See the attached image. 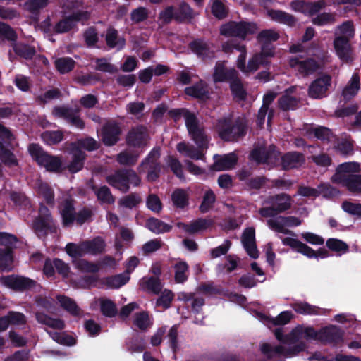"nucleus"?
<instances>
[{
  "instance_id": "nucleus-1",
  "label": "nucleus",
  "mask_w": 361,
  "mask_h": 361,
  "mask_svg": "<svg viewBox=\"0 0 361 361\" xmlns=\"http://www.w3.org/2000/svg\"><path fill=\"white\" fill-rule=\"evenodd\" d=\"M233 49L240 53L236 60V66L245 75H250L256 72L260 65L267 63V57L274 55V52L271 49L267 51L265 48H263L261 53L255 54L246 63L247 50L245 44L235 42H227L222 45L223 51L227 54L231 53Z\"/></svg>"
},
{
  "instance_id": "nucleus-2",
  "label": "nucleus",
  "mask_w": 361,
  "mask_h": 361,
  "mask_svg": "<svg viewBox=\"0 0 361 361\" xmlns=\"http://www.w3.org/2000/svg\"><path fill=\"white\" fill-rule=\"evenodd\" d=\"M179 116L183 117L189 134L198 146V149L188 147L185 143L180 142L177 145V150L184 156L192 159H202L204 154L200 149L207 147V138L203 130L198 126L195 116L185 109L179 110Z\"/></svg>"
},
{
  "instance_id": "nucleus-3",
  "label": "nucleus",
  "mask_w": 361,
  "mask_h": 361,
  "mask_svg": "<svg viewBox=\"0 0 361 361\" xmlns=\"http://www.w3.org/2000/svg\"><path fill=\"white\" fill-rule=\"evenodd\" d=\"M338 34L334 40V48L337 56L344 62L353 61V56L350 46L348 43L349 39L354 35V30L350 22H345L338 27Z\"/></svg>"
},
{
  "instance_id": "nucleus-4",
  "label": "nucleus",
  "mask_w": 361,
  "mask_h": 361,
  "mask_svg": "<svg viewBox=\"0 0 361 361\" xmlns=\"http://www.w3.org/2000/svg\"><path fill=\"white\" fill-rule=\"evenodd\" d=\"M257 30V25L252 23L246 22H230L220 28L222 35L227 37H237L240 39H245L247 35L255 33Z\"/></svg>"
},
{
  "instance_id": "nucleus-5",
  "label": "nucleus",
  "mask_w": 361,
  "mask_h": 361,
  "mask_svg": "<svg viewBox=\"0 0 361 361\" xmlns=\"http://www.w3.org/2000/svg\"><path fill=\"white\" fill-rule=\"evenodd\" d=\"M106 181L111 186L125 192L129 189V184L137 186L140 184V179L133 171H125L109 176Z\"/></svg>"
},
{
  "instance_id": "nucleus-6",
  "label": "nucleus",
  "mask_w": 361,
  "mask_h": 361,
  "mask_svg": "<svg viewBox=\"0 0 361 361\" xmlns=\"http://www.w3.org/2000/svg\"><path fill=\"white\" fill-rule=\"evenodd\" d=\"M28 149L32 157L47 171H57L60 169L61 166L60 159L48 155L39 145L32 144L29 146Z\"/></svg>"
},
{
  "instance_id": "nucleus-7",
  "label": "nucleus",
  "mask_w": 361,
  "mask_h": 361,
  "mask_svg": "<svg viewBox=\"0 0 361 361\" xmlns=\"http://www.w3.org/2000/svg\"><path fill=\"white\" fill-rule=\"evenodd\" d=\"M219 136L224 140H234L244 134L245 128L242 124L232 126L228 119L219 120L216 125Z\"/></svg>"
},
{
  "instance_id": "nucleus-8",
  "label": "nucleus",
  "mask_w": 361,
  "mask_h": 361,
  "mask_svg": "<svg viewBox=\"0 0 361 361\" xmlns=\"http://www.w3.org/2000/svg\"><path fill=\"white\" fill-rule=\"evenodd\" d=\"M322 61H315L312 59L303 60L301 58L294 57L289 60L290 66L299 74L307 76L317 71L322 66Z\"/></svg>"
},
{
  "instance_id": "nucleus-9",
  "label": "nucleus",
  "mask_w": 361,
  "mask_h": 361,
  "mask_svg": "<svg viewBox=\"0 0 361 361\" xmlns=\"http://www.w3.org/2000/svg\"><path fill=\"white\" fill-rule=\"evenodd\" d=\"M359 170L360 166L357 163L349 162L341 164L337 168L336 173L332 176V181L343 185L350 177L355 176L353 173L359 171Z\"/></svg>"
},
{
  "instance_id": "nucleus-10",
  "label": "nucleus",
  "mask_w": 361,
  "mask_h": 361,
  "mask_svg": "<svg viewBox=\"0 0 361 361\" xmlns=\"http://www.w3.org/2000/svg\"><path fill=\"white\" fill-rule=\"evenodd\" d=\"M325 0H319L315 2H306L302 0L293 1L290 4L291 8L298 12L305 14L312 15L326 6Z\"/></svg>"
},
{
  "instance_id": "nucleus-11",
  "label": "nucleus",
  "mask_w": 361,
  "mask_h": 361,
  "mask_svg": "<svg viewBox=\"0 0 361 361\" xmlns=\"http://www.w3.org/2000/svg\"><path fill=\"white\" fill-rule=\"evenodd\" d=\"M0 282L16 290H23L32 287L35 281L23 276H8L0 278Z\"/></svg>"
},
{
  "instance_id": "nucleus-12",
  "label": "nucleus",
  "mask_w": 361,
  "mask_h": 361,
  "mask_svg": "<svg viewBox=\"0 0 361 361\" xmlns=\"http://www.w3.org/2000/svg\"><path fill=\"white\" fill-rule=\"evenodd\" d=\"M331 78L324 75L314 80L308 88V95L313 99H320L325 96L330 86Z\"/></svg>"
},
{
  "instance_id": "nucleus-13",
  "label": "nucleus",
  "mask_w": 361,
  "mask_h": 361,
  "mask_svg": "<svg viewBox=\"0 0 361 361\" xmlns=\"http://www.w3.org/2000/svg\"><path fill=\"white\" fill-rule=\"evenodd\" d=\"M54 226L50 214L47 208L42 207L39 211V216L34 223V230L39 237L45 235L47 231L51 230Z\"/></svg>"
},
{
  "instance_id": "nucleus-14",
  "label": "nucleus",
  "mask_w": 361,
  "mask_h": 361,
  "mask_svg": "<svg viewBox=\"0 0 361 361\" xmlns=\"http://www.w3.org/2000/svg\"><path fill=\"white\" fill-rule=\"evenodd\" d=\"M298 195L306 197H316L322 195L325 197L334 196L338 194V191L327 184H322L318 189L309 187H300L298 192Z\"/></svg>"
},
{
  "instance_id": "nucleus-15",
  "label": "nucleus",
  "mask_w": 361,
  "mask_h": 361,
  "mask_svg": "<svg viewBox=\"0 0 361 361\" xmlns=\"http://www.w3.org/2000/svg\"><path fill=\"white\" fill-rule=\"evenodd\" d=\"M238 76V71L232 68L226 69L224 61H218L215 66L213 79L215 82L232 80Z\"/></svg>"
},
{
  "instance_id": "nucleus-16",
  "label": "nucleus",
  "mask_w": 361,
  "mask_h": 361,
  "mask_svg": "<svg viewBox=\"0 0 361 361\" xmlns=\"http://www.w3.org/2000/svg\"><path fill=\"white\" fill-rule=\"evenodd\" d=\"M242 243L250 257L257 259L259 257V252L255 244V230L252 228H247L244 231Z\"/></svg>"
},
{
  "instance_id": "nucleus-17",
  "label": "nucleus",
  "mask_w": 361,
  "mask_h": 361,
  "mask_svg": "<svg viewBox=\"0 0 361 361\" xmlns=\"http://www.w3.org/2000/svg\"><path fill=\"white\" fill-rule=\"evenodd\" d=\"M282 167L291 169L301 166L305 163V157L299 152H289L281 157Z\"/></svg>"
},
{
  "instance_id": "nucleus-18",
  "label": "nucleus",
  "mask_w": 361,
  "mask_h": 361,
  "mask_svg": "<svg viewBox=\"0 0 361 361\" xmlns=\"http://www.w3.org/2000/svg\"><path fill=\"white\" fill-rule=\"evenodd\" d=\"M147 135L142 126L133 129L128 134L127 141L129 145L141 147L147 143Z\"/></svg>"
},
{
  "instance_id": "nucleus-19",
  "label": "nucleus",
  "mask_w": 361,
  "mask_h": 361,
  "mask_svg": "<svg viewBox=\"0 0 361 361\" xmlns=\"http://www.w3.org/2000/svg\"><path fill=\"white\" fill-rule=\"evenodd\" d=\"M120 130L116 123L105 126L102 133V138L106 145H113L118 140Z\"/></svg>"
},
{
  "instance_id": "nucleus-20",
  "label": "nucleus",
  "mask_w": 361,
  "mask_h": 361,
  "mask_svg": "<svg viewBox=\"0 0 361 361\" xmlns=\"http://www.w3.org/2000/svg\"><path fill=\"white\" fill-rule=\"evenodd\" d=\"M237 162V157L235 154L231 153L216 159L212 166L215 171H224L232 169Z\"/></svg>"
},
{
  "instance_id": "nucleus-21",
  "label": "nucleus",
  "mask_w": 361,
  "mask_h": 361,
  "mask_svg": "<svg viewBox=\"0 0 361 361\" xmlns=\"http://www.w3.org/2000/svg\"><path fill=\"white\" fill-rule=\"evenodd\" d=\"M57 301L60 306L73 316H80L82 314L80 309L71 298L64 295H58Z\"/></svg>"
},
{
  "instance_id": "nucleus-22",
  "label": "nucleus",
  "mask_w": 361,
  "mask_h": 361,
  "mask_svg": "<svg viewBox=\"0 0 361 361\" xmlns=\"http://www.w3.org/2000/svg\"><path fill=\"white\" fill-rule=\"evenodd\" d=\"M57 301L60 306L73 316H80L82 314L80 309L71 298L64 295H58Z\"/></svg>"
},
{
  "instance_id": "nucleus-23",
  "label": "nucleus",
  "mask_w": 361,
  "mask_h": 361,
  "mask_svg": "<svg viewBox=\"0 0 361 361\" xmlns=\"http://www.w3.org/2000/svg\"><path fill=\"white\" fill-rule=\"evenodd\" d=\"M360 89V78L357 73H354L349 82L343 90V96L345 99H350L357 94Z\"/></svg>"
},
{
  "instance_id": "nucleus-24",
  "label": "nucleus",
  "mask_w": 361,
  "mask_h": 361,
  "mask_svg": "<svg viewBox=\"0 0 361 361\" xmlns=\"http://www.w3.org/2000/svg\"><path fill=\"white\" fill-rule=\"evenodd\" d=\"M189 191L183 189H176L171 194V200L174 206L184 208L188 204Z\"/></svg>"
},
{
  "instance_id": "nucleus-25",
  "label": "nucleus",
  "mask_w": 361,
  "mask_h": 361,
  "mask_svg": "<svg viewBox=\"0 0 361 361\" xmlns=\"http://www.w3.org/2000/svg\"><path fill=\"white\" fill-rule=\"evenodd\" d=\"M272 204L274 206L276 211L279 212H284L290 208L292 200L290 196L286 194H281L272 198Z\"/></svg>"
},
{
  "instance_id": "nucleus-26",
  "label": "nucleus",
  "mask_w": 361,
  "mask_h": 361,
  "mask_svg": "<svg viewBox=\"0 0 361 361\" xmlns=\"http://www.w3.org/2000/svg\"><path fill=\"white\" fill-rule=\"evenodd\" d=\"M185 93L188 95L204 99L208 97L209 91L207 85L202 81H200L193 86L187 87Z\"/></svg>"
},
{
  "instance_id": "nucleus-27",
  "label": "nucleus",
  "mask_w": 361,
  "mask_h": 361,
  "mask_svg": "<svg viewBox=\"0 0 361 361\" xmlns=\"http://www.w3.org/2000/svg\"><path fill=\"white\" fill-rule=\"evenodd\" d=\"M250 157L257 163H262L264 161L272 162L273 159L278 157V153L276 152H273L269 155H265V149L264 147H259L252 151L250 154Z\"/></svg>"
},
{
  "instance_id": "nucleus-28",
  "label": "nucleus",
  "mask_w": 361,
  "mask_h": 361,
  "mask_svg": "<svg viewBox=\"0 0 361 361\" xmlns=\"http://www.w3.org/2000/svg\"><path fill=\"white\" fill-rule=\"evenodd\" d=\"M267 14L274 20L285 23L288 25H292L295 23V19L291 15L281 11L270 10L267 11Z\"/></svg>"
},
{
  "instance_id": "nucleus-29",
  "label": "nucleus",
  "mask_w": 361,
  "mask_h": 361,
  "mask_svg": "<svg viewBox=\"0 0 361 361\" xmlns=\"http://www.w3.org/2000/svg\"><path fill=\"white\" fill-rule=\"evenodd\" d=\"M295 90V87L286 90V94L283 95L279 101L280 107L283 110L293 109L298 105V100L288 94L289 92H293Z\"/></svg>"
},
{
  "instance_id": "nucleus-30",
  "label": "nucleus",
  "mask_w": 361,
  "mask_h": 361,
  "mask_svg": "<svg viewBox=\"0 0 361 361\" xmlns=\"http://www.w3.org/2000/svg\"><path fill=\"white\" fill-rule=\"evenodd\" d=\"M130 279L128 273H123L106 279V284L111 288H118L125 285Z\"/></svg>"
},
{
  "instance_id": "nucleus-31",
  "label": "nucleus",
  "mask_w": 361,
  "mask_h": 361,
  "mask_svg": "<svg viewBox=\"0 0 361 361\" xmlns=\"http://www.w3.org/2000/svg\"><path fill=\"white\" fill-rule=\"evenodd\" d=\"M84 243L85 245H87V247H85L86 254L96 255L102 252L104 250V242L100 238H97L92 240Z\"/></svg>"
},
{
  "instance_id": "nucleus-32",
  "label": "nucleus",
  "mask_w": 361,
  "mask_h": 361,
  "mask_svg": "<svg viewBox=\"0 0 361 361\" xmlns=\"http://www.w3.org/2000/svg\"><path fill=\"white\" fill-rule=\"evenodd\" d=\"M327 247L341 255L348 251V245L343 241L336 238H329L326 241Z\"/></svg>"
},
{
  "instance_id": "nucleus-33",
  "label": "nucleus",
  "mask_w": 361,
  "mask_h": 361,
  "mask_svg": "<svg viewBox=\"0 0 361 361\" xmlns=\"http://www.w3.org/2000/svg\"><path fill=\"white\" fill-rule=\"evenodd\" d=\"M106 42L107 45L114 48L116 47L118 49H120L123 47L125 44V40L123 38H117V32L114 29H109L107 30L106 36Z\"/></svg>"
},
{
  "instance_id": "nucleus-34",
  "label": "nucleus",
  "mask_w": 361,
  "mask_h": 361,
  "mask_svg": "<svg viewBox=\"0 0 361 361\" xmlns=\"http://www.w3.org/2000/svg\"><path fill=\"white\" fill-rule=\"evenodd\" d=\"M267 224L270 228L282 233H288V231L286 226L285 216H279L269 219Z\"/></svg>"
},
{
  "instance_id": "nucleus-35",
  "label": "nucleus",
  "mask_w": 361,
  "mask_h": 361,
  "mask_svg": "<svg viewBox=\"0 0 361 361\" xmlns=\"http://www.w3.org/2000/svg\"><path fill=\"white\" fill-rule=\"evenodd\" d=\"M55 66L60 73L65 74L73 70L75 61L68 57L59 58L55 61Z\"/></svg>"
},
{
  "instance_id": "nucleus-36",
  "label": "nucleus",
  "mask_w": 361,
  "mask_h": 361,
  "mask_svg": "<svg viewBox=\"0 0 361 361\" xmlns=\"http://www.w3.org/2000/svg\"><path fill=\"white\" fill-rule=\"evenodd\" d=\"M294 310L300 314H319L321 310L315 306H312L306 302H295L293 305Z\"/></svg>"
},
{
  "instance_id": "nucleus-37",
  "label": "nucleus",
  "mask_w": 361,
  "mask_h": 361,
  "mask_svg": "<svg viewBox=\"0 0 361 361\" xmlns=\"http://www.w3.org/2000/svg\"><path fill=\"white\" fill-rule=\"evenodd\" d=\"M211 225V221L207 219H200L190 224L184 226L185 231L190 233H195L206 229Z\"/></svg>"
},
{
  "instance_id": "nucleus-38",
  "label": "nucleus",
  "mask_w": 361,
  "mask_h": 361,
  "mask_svg": "<svg viewBox=\"0 0 361 361\" xmlns=\"http://www.w3.org/2000/svg\"><path fill=\"white\" fill-rule=\"evenodd\" d=\"M36 317L39 322L45 324L56 329H62L65 326L63 321L59 319L50 318L43 314L37 313Z\"/></svg>"
},
{
  "instance_id": "nucleus-39",
  "label": "nucleus",
  "mask_w": 361,
  "mask_h": 361,
  "mask_svg": "<svg viewBox=\"0 0 361 361\" xmlns=\"http://www.w3.org/2000/svg\"><path fill=\"white\" fill-rule=\"evenodd\" d=\"M147 226L151 231L155 233L167 232L171 229V226L169 225L154 218L149 219L147 221Z\"/></svg>"
},
{
  "instance_id": "nucleus-40",
  "label": "nucleus",
  "mask_w": 361,
  "mask_h": 361,
  "mask_svg": "<svg viewBox=\"0 0 361 361\" xmlns=\"http://www.w3.org/2000/svg\"><path fill=\"white\" fill-rule=\"evenodd\" d=\"M61 213L64 226L71 225L75 217L73 214V207L71 201H66L61 208Z\"/></svg>"
},
{
  "instance_id": "nucleus-41",
  "label": "nucleus",
  "mask_w": 361,
  "mask_h": 361,
  "mask_svg": "<svg viewBox=\"0 0 361 361\" xmlns=\"http://www.w3.org/2000/svg\"><path fill=\"white\" fill-rule=\"evenodd\" d=\"M291 313L286 311L281 312L277 317L271 319L268 317L264 318V323L269 326L274 325H283L287 324L291 319Z\"/></svg>"
},
{
  "instance_id": "nucleus-42",
  "label": "nucleus",
  "mask_w": 361,
  "mask_h": 361,
  "mask_svg": "<svg viewBox=\"0 0 361 361\" xmlns=\"http://www.w3.org/2000/svg\"><path fill=\"white\" fill-rule=\"evenodd\" d=\"M141 286L142 289L152 291L154 293H158L162 287L160 280L155 278L143 279L141 281Z\"/></svg>"
},
{
  "instance_id": "nucleus-43",
  "label": "nucleus",
  "mask_w": 361,
  "mask_h": 361,
  "mask_svg": "<svg viewBox=\"0 0 361 361\" xmlns=\"http://www.w3.org/2000/svg\"><path fill=\"white\" fill-rule=\"evenodd\" d=\"M348 190L353 194H361V175H355L350 177L343 185Z\"/></svg>"
},
{
  "instance_id": "nucleus-44",
  "label": "nucleus",
  "mask_w": 361,
  "mask_h": 361,
  "mask_svg": "<svg viewBox=\"0 0 361 361\" xmlns=\"http://www.w3.org/2000/svg\"><path fill=\"white\" fill-rule=\"evenodd\" d=\"M85 247H87V245H85L84 242L80 245L69 243L66 245V250L71 257L77 258L86 254Z\"/></svg>"
},
{
  "instance_id": "nucleus-45",
  "label": "nucleus",
  "mask_w": 361,
  "mask_h": 361,
  "mask_svg": "<svg viewBox=\"0 0 361 361\" xmlns=\"http://www.w3.org/2000/svg\"><path fill=\"white\" fill-rule=\"evenodd\" d=\"M342 209L353 216L361 217V204L355 203L348 200L343 201L341 204Z\"/></svg>"
},
{
  "instance_id": "nucleus-46",
  "label": "nucleus",
  "mask_w": 361,
  "mask_h": 361,
  "mask_svg": "<svg viewBox=\"0 0 361 361\" xmlns=\"http://www.w3.org/2000/svg\"><path fill=\"white\" fill-rule=\"evenodd\" d=\"M188 266L185 262H179L175 265V279L177 283L184 282L187 278Z\"/></svg>"
},
{
  "instance_id": "nucleus-47",
  "label": "nucleus",
  "mask_w": 361,
  "mask_h": 361,
  "mask_svg": "<svg viewBox=\"0 0 361 361\" xmlns=\"http://www.w3.org/2000/svg\"><path fill=\"white\" fill-rule=\"evenodd\" d=\"M134 324L140 329H146L151 326L152 322L148 313L146 312H142L136 314L134 319Z\"/></svg>"
},
{
  "instance_id": "nucleus-48",
  "label": "nucleus",
  "mask_w": 361,
  "mask_h": 361,
  "mask_svg": "<svg viewBox=\"0 0 361 361\" xmlns=\"http://www.w3.org/2000/svg\"><path fill=\"white\" fill-rule=\"evenodd\" d=\"M215 195L211 190H206L202 202L200 206V209L202 212H208L214 205L215 202Z\"/></svg>"
},
{
  "instance_id": "nucleus-49",
  "label": "nucleus",
  "mask_w": 361,
  "mask_h": 361,
  "mask_svg": "<svg viewBox=\"0 0 361 361\" xmlns=\"http://www.w3.org/2000/svg\"><path fill=\"white\" fill-rule=\"evenodd\" d=\"M101 311L105 316L113 317L117 312L116 305L110 300L101 299L99 300Z\"/></svg>"
},
{
  "instance_id": "nucleus-50",
  "label": "nucleus",
  "mask_w": 361,
  "mask_h": 361,
  "mask_svg": "<svg viewBox=\"0 0 361 361\" xmlns=\"http://www.w3.org/2000/svg\"><path fill=\"white\" fill-rule=\"evenodd\" d=\"M13 257L10 250L0 251V269L8 271L12 269Z\"/></svg>"
},
{
  "instance_id": "nucleus-51",
  "label": "nucleus",
  "mask_w": 361,
  "mask_h": 361,
  "mask_svg": "<svg viewBox=\"0 0 361 361\" xmlns=\"http://www.w3.org/2000/svg\"><path fill=\"white\" fill-rule=\"evenodd\" d=\"M50 336L55 341L62 345L71 346L76 343L74 337L66 334L53 332L50 333Z\"/></svg>"
},
{
  "instance_id": "nucleus-52",
  "label": "nucleus",
  "mask_w": 361,
  "mask_h": 361,
  "mask_svg": "<svg viewBox=\"0 0 361 361\" xmlns=\"http://www.w3.org/2000/svg\"><path fill=\"white\" fill-rule=\"evenodd\" d=\"M84 159L85 154L82 152L80 150L76 152L73 155L71 163L68 166L69 170L73 173H75L80 171L83 166Z\"/></svg>"
},
{
  "instance_id": "nucleus-53",
  "label": "nucleus",
  "mask_w": 361,
  "mask_h": 361,
  "mask_svg": "<svg viewBox=\"0 0 361 361\" xmlns=\"http://www.w3.org/2000/svg\"><path fill=\"white\" fill-rule=\"evenodd\" d=\"M212 13L216 18L221 19L226 17L227 8L220 0H213L212 4Z\"/></svg>"
},
{
  "instance_id": "nucleus-54",
  "label": "nucleus",
  "mask_w": 361,
  "mask_h": 361,
  "mask_svg": "<svg viewBox=\"0 0 361 361\" xmlns=\"http://www.w3.org/2000/svg\"><path fill=\"white\" fill-rule=\"evenodd\" d=\"M0 158L6 165L15 166L17 164V160L13 154L7 149L2 143L0 142Z\"/></svg>"
},
{
  "instance_id": "nucleus-55",
  "label": "nucleus",
  "mask_w": 361,
  "mask_h": 361,
  "mask_svg": "<svg viewBox=\"0 0 361 361\" xmlns=\"http://www.w3.org/2000/svg\"><path fill=\"white\" fill-rule=\"evenodd\" d=\"M231 89L234 96L240 99L245 98V92L241 81L238 79V76L233 78L231 82Z\"/></svg>"
},
{
  "instance_id": "nucleus-56",
  "label": "nucleus",
  "mask_w": 361,
  "mask_h": 361,
  "mask_svg": "<svg viewBox=\"0 0 361 361\" xmlns=\"http://www.w3.org/2000/svg\"><path fill=\"white\" fill-rule=\"evenodd\" d=\"M279 34L272 30L262 31L257 37L258 41L262 44H266L277 40Z\"/></svg>"
},
{
  "instance_id": "nucleus-57",
  "label": "nucleus",
  "mask_w": 361,
  "mask_h": 361,
  "mask_svg": "<svg viewBox=\"0 0 361 361\" xmlns=\"http://www.w3.org/2000/svg\"><path fill=\"white\" fill-rule=\"evenodd\" d=\"M42 138L48 145H54L62 140L63 134L60 131H48L42 133Z\"/></svg>"
},
{
  "instance_id": "nucleus-58",
  "label": "nucleus",
  "mask_w": 361,
  "mask_h": 361,
  "mask_svg": "<svg viewBox=\"0 0 361 361\" xmlns=\"http://www.w3.org/2000/svg\"><path fill=\"white\" fill-rule=\"evenodd\" d=\"M97 197L99 200L104 203H112L114 199L106 186H102L95 191Z\"/></svg>"
},
{
  "instance_id": "nucleus-59",
  "label": "nucleus",
  "mask_w": 361,
  "mask_h": 361,
  "mask_svg": "<svg viewBox=\"0 0 361 361\" xmlns=\"http://www.w3.org/2000/svg\"><path fill=\"white\" fill-rule=\"evenodd\" d=\"M75 267L84 272H96L99 270V265L97 264L90 263L84 259L74 261Z\"/></svg>"
},
{
  "instance_id": "nucleus-60",
  "label": "nucleus",
  "mask_w": 361,
  "mask_h": 361,
  "mask_svg": "<svg viewBox=\"0 0 361 361\" xmlns=\"http://www.w3.org/2000/svg\"><path fill=\"white\" fill-rule=\"evenodd\" d=\"M141 198L135 194L126 196L120 200L119 204L127 208H133L140 204Z\"/></svg>"
},
{
  "instance_id": "nucleus-61",
  "label": "nucleus",
  "mask_w": 361,
  "mask_h": 361,
  "mask_svg": "<svg viewBox=\"0 0 361 361\" xmlns=\"http://www.w3.org/2000/svg\"><path fill=\"white\" fill-rule=\"evenodd\" d=\"M138 154H130L128 152H124L118 154V161L123 165L134 164L137 159Z\"/></svg>"
},
{
  "instance_id": "nucleus-62",
  "label": "nucleus",
  "mask_w": 361,
  "mask_h": 361,
  "mask_svg": "<svg viewBox=\"0 0 361 361\" xmlns=\"http://www.w3.org/2000/svg\"><path fill=\"white\" fill-rule=\"evenodd\" d=\"M146 203L147 207L154 212H159L162 209L161 200L155 195H149L147 199Z\"/></svg>"
},
{
  "instance_id": "nucleus-63",
  "label": "nucleus",
  "mask_w": 361,
  "mask_h": 361,
  "mask_svg": "<svg viewBox=\"0 0 361 361\" xmlns=\"http://www.w3.org/2000/svg\"><path fill=\"white\" fill-rule=\"evenodd\" d=\"M14 50L17 54L25 59H30L35 54L34 49L24 44H16Z\"/></svg>"
},
{
  "instance_id": "nucleus-64",
  "label": "nucleus",
  "mask_w": 361,
  "mask_h": 361,
  "mask_svg": "<svg viewBox=\"0 0 361 361\" xmlns=\"http://www.w3.org/2000/svg\"><path fill=\"white\" fill-rule=\"evenodd\" d=\"M322 334L328 340L336 341L341 337V331L335 326H331L322 329Z\"/></svg>"
}]
</instances>
